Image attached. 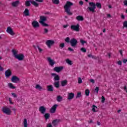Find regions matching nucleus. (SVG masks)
Instances as JSON below:
<instances>
[{
	"mask_svg": "<svg viewBox=\"0 0 127 127\" xmlns=\"http://www.w3.org/2000/svg\"><path fill=\"white\" fill-rule=\"evenodd\" d=\"M23 125L24 127H27V120L26 119H24L23 121Z\"/></svg>",
	"mask_w": 127,
	"mask_h": 127,
	"instance_id": "nucleus-24",
	"label": "nucleus"
},
{
	"mask_svg": "<svg viewBox=\"0 0 127 127\" xmlns=\"http://www.w3.org/2000/svg\"><path fill=\"white\" fill-rule=\"evenodd\" d=\"M89 5L91 7H88L87 9H89L90 11L95 12V9H96V5L98 8H102V4L100 2H97L96 4L93 2H89Z\"/></svg>",
	"mask_w": 127,
	"mask_h": 127,
	"instance_id": "nucleus-1",
	"label": "nucleus"
},
{
	"mask_svg": "<svg viewBox=\"0 0 127 127\" xmlns=\"http://www.w3.org/2000/svg\"><path fill=\"white\" fill-rule=\"evenodd\" d=\"M121 18L122 19H125V15H124L123 14H122V15H121Z\"/></svg>",
	"mask_w": 127,
	"mask_h": 127,
	"instance_id": "nucleus-54",
	"label": "nucleus"
},
{
	"mask_svg": "<svg viewBox=\"0 0 127 127\" xmlns=\"http://www.w3.org/2000/svg\"><path fill=\"white\" fill-rule=\"evenodd\" d=\"M72 5H73V3L67 1L64 6V10L68 15H72V14H73V13L71 12V6H72Z\"/></svg>",
	"mask_w": 127,
	"mask_h": 127,
	"instance_id": "nucleus-2",
	"label": "nucleus"
},
{
	"mask_svg": "<svg viewBox=\"0 0 127 127\" xmlns=\"http://www.w3.org/2000/svg\"><path fill=\"white\" fill-rule=\"evenodd\" d=\"M2 112L4 114H6V115H10L11 114V111L8 108L4 107L2 109Z\"/></svg>",
	"mask_w": 127,
	"mask_h": 127,
	"instance_id": "nucleus-8",
	"label": "nucleus"
},
{
	"mask_svg": "<svg viewBox=\"0 0 127 127\" xmlns=\"http://www.w3.org/2000/svg\"><path fill=\"white\" fill-rule=\"evenodd\" d=\"M58 105L57 104H55L50 110V112L51 114H54L56 112V109H57Z\"/></svg>",
	"mask_w": 127,
	"mask_h": 127,
	"instance_id": "nucleus-10",
	"label": "nucleus"
},
{
	"mask_svg": "<svg viewBox=\"0 0 127 127\" xmlns=\"http://www.w3.org/2000/svg\"><path fill=\"white\" fill-rule=\"evenodd\" d=\"M31 3H32V4H33V5H34V6H36V7L38 6V3H37V2H36L35 1L33 0H29L26 1L25 2V5H26V6H30V5H31Z\"/></svg>",
	"mask_w": 127,
	"mask_h": 127,
	"instance_id": "nucleus-4",
	"label": "nucleus"
},
{
	"mask_svg": "<svg viewBox=\"0 0 127 127\" xmlns=\"http://www.w3.org/2000/svg\"><path fill=\"white\" fill-rule=\"evenodd\" d=\"M81 96L82 93L81 92H78L76 96V99H78V98H81Z\"/></svg>",
	"mask_w": 127,
	"mask_h": 127,
	"instance_id": "nucleus-35",
	"label": "nucleus"
},
{
	"mask_svg": "<svg viewBox=\"0 0 127 127\" xmlns=\"http://www.w3.org/2000/svg\"><path fill=\"white\" fill-rule=\"evenodd\" d=\"M65 46V44L64 43H61L60 45V47H61V48H63Z\"/></svg>",
	"mask_w": 127,
	"mask_h": 127,
	"instance_id": "nucleus-43",
	"label": "nucleus"
},
{
	"mask_svg": "<svg viewBox=\"0 0 127 127\" xmlns=\"http://www.w3.org/2000/svg\"><path fill=\"white\" fill-rule=\"evenodd\" d=\"M8 101H9V104H10V105H13V102H12V100H11V98H9Z\"/></svg>",
	"mask_w": 127,
	"mask_h": 127,
	"instance_id": "nucleus-44",
	"label": "nucleus"
},
{
	"mask_svg": "<svg viewBox=\"0 0 127 127\" xmlns=\"http://www.w3.org/2000/svg\"><path fill=\"white\" fill-rule=\"evenodd\" d=\"M54 86L56 88H59V81L55 82L54 83Z\"/></svg>",
	"mask_w": 127,
	"mask_h": 127,
	"instance_id": "nucleus-33",
	"label": "nucleus"
},
{
	"mask_svg": "<svg viewBox=\"0 0 127 127\" xmlns=\"http://www.w3.org/2000/svg\"><path fill=\"white\" fill-rule=\"evenodd\" d=\"M92 59H97V58L95 56H92Z\"/></svg>",
	"mask_w": 127,
	"mask_h": 127,
	"instance_id": "nucleus-60",
	"label": "nucleus"
},
{
	"mask_svg": "<svg viewBox=\"0 0 127 127\" xmlns=\"http://www.w3.org/2000/svg\"><path fill=\"white\" fill-rule=\"evenodd\" d=\"M70 43L72 47H75V46H76L78 43V41H77V40H76L75 38H72L70 40Z\"/></svg>",
	"mask_w": 127,
	"mask_h": 127,
	"instance_id": "nucleus-7",
	"label": "nucleus"
},
{
	"mask_svg": "<svg viewBox=\"0 0 127 127\" xmlns=\"http://www.w3.org/2000/svg\"><path fill=\"white\" fill-rule=\"evenodd\" d=\"M98 109V107L97 106L93 105L92 106V111L93 112H97V110Z\"/></svg>",
	"mask_w": 127,
	"mask_h": 127,
	"instance_id": "nucleus-32",
	"label": "nucleus"
},
{
	"mask_svg": "<svg viewBox=\"0 0 127 127\" xmlns=\"http://www.w3.org/2000/svg\"><path fill=\"white\" fill-rule=\"evenodd\" d=\"M36 1L38 2H43V0H36Z\"/></svg>",
	"mask_w": 127,
	"mask_h": 127,
	"instance_id": "nucleus-56",
	"label": "nucleus"
},
{
	"mask_svg": "<svg viewBox=\"0 0 127 127\" xmlns=\"http://www.w3.org/2000/svg\"><path fill=\"white\" fill-rule=\"evenodd\" d=\"M5 76L6 78H9V76H11V71H10V69H7L5 71Z\"/></svg>",
	"mask_w": 127,
	"mask_h": 127,
	"instance_id": "nucleus-15",
	"label": "nucleus"
},
{
	"mask_svg": "<svg viewBox=\"0 0 127 127\" xmlns=\"http://www.w3.org/2000/svg\"><path fill=\"white\" fill-rule=\"evenodd\" d=\"M13 56L16 58V50L15 49H12L11 51Z\"/></svg>",
	"mask_w": 127,
	"mask_h": 127,
	"instance_id": "nucleus-25",
	"label": "nucleus"
},
{
	"mask_svg": "<svg viewBox=\"0 0 127 127\" xmlns=\"http://www.w3.org/2000/svg\"><path fill=\"white\" fill-rule=\"evenodd\" d=\"M47 60L49 62V65H50V66H51L52 67H53V66H54V64H55V61H54V60H52L51 58H47Z\"/></svg>",
	"mask_w": 127,
	"mask_h": 127,
	"instance_id": "nucleus-9",
	"label": "nucleus"
},
{
	"mask_svg": "<svg viewBox=\"0 0 127 127\" xmlns=\"http://www.w3.org/2000/svg\"><path fill=\"white\" fill-rule=\"evenodd\" d=\"M127 59L123 60V63L126 64V63H127Z\"/></svg>",
	"mask_w": 127,
	"mask_h": 127,
	"instance_id": "nucleus-58",
	"label": "nucleus"
},
{
	"mask_svg": "<svg viewBox=\"0 0 127 127\" xmlns=\"http://www.w3.org/2000/svg\"><path fill=\"white\" fill-rule=\"evenodd\" d=\"M55 42L53 40H48L46 41V44L48 48H51V46L55 44Z\"/></svg>",
	"mask_w": 127,
	"mask_h": 127,
	"instance_id": "nucleus-6",
	"label": "nucleus"
},
{
	"mask_svg": "<svg viewBox=\"0 0 127 127\" xmlns=\"http://www.w3.org/2000/svg\"><path fill=\"white\" fill-rule=\"evenodd\" d=\"M99 90H100V88H99V87H96L95 89V93H96L98 94L99 93Z\"/></svg>",
	"mask_w": 127,
	"mask_h": 127,
	"instance_id": "nucleus-38",
	"label": "nucleus"
},
{
	"mask_svg": "<svg viewBox=\"0 0 127 127\" xmlns=\"http://www.w3.org/2000/svg\"><path fill=\"white\" fill-rule=\"evenodd\" d=\"M44 117H45V120H48V119H49V118L50 117V114H49V113H46L44 115Z\"/></svg>",
	"mask_w": 127,
	"mask_h": 127,
	"instance_id": "nucleus-31",
	"label": "nucleus"
},
{
	"mask_svg": "<svg viewBox=\"0 0 127 127\" xmlns=\"http://www.w3.org/2000/svg\"><path fill=\"white\" fill-rule=\"evenodd\" d=\"M35 88V89H36L37 90H39V91H41L42 89V87H41V86H40V85L39 84L36 85Z\"/></svg>",
	"mask_w": 127,
	"mask_h": 127,
	"instance_id": "nucleus-26",
	"label": "nucleus"
},
{
	"mask_svg": "<svg viewBox=\"0 0 127 127\" xmlns=\"http://www.w3.org/2000/svg\"><path fill=\"white\" fill-rule=\"evenodd\" d=\"M102 99V103H105V100H106V98H105V97L104 96H102L101 97Z\"/></svg>",
	"mask_w": 127,
	"mask_h": 127,
	"instance_id": "nucleus-46",
	"label": "nucleus"
},
{
	"mask_svg": "<svg viewBox=\"0 0 127 127\" xmlns=\"http://www.w3.org/2000/svg\"><path fill=\"white\" fill-rule=\"evenodd\" d=\"M80 43H81V44L82 45H84V44H85V43H87V42H86L85 41H84L83 40H80Z\"/></svg>",
	"mask_w": 127,
	"mask_h": 127,
	"instance_id": "nucleus-42",
	"label": "nucleus"
},
{
	"mask_svg": "<svg viewBox=\"0 0 127 127\" xmlns=\"http://www.w3.org/2000/svg\"><path fill=\"white\" fill-rule=\"evenodd\" d=\"M76 19L78 21H83L84 20V18L83 17V16L79 15L76 17Z\"/></svg>",
	"mask_w": 127,
	"mask_h": 127,
	"instance_id": "nucleus-28",
	"label": "nucleus"
},
{
	"mask_svg": "<svg viewBox=\"0 0 127 127\" xmlns=\"http://www.w3.org/2000/svg\"><path fill=\"white\" fill-rule=\"evenodd\" d=\"M85 95L87 96H89V95H90V90H89L88 89H86L85 90Z\"/></svg>",
	"mask_w": 127,
	"mask_h": 127,
	"instance_id": "nucleus-36",
	"label": "nucleus"
},
{
	"mask_svg": "<svg viewBox=\"0 0 127 127\" xmlns=\"http://www.w3.org/2000/svg\"><path fill=\"white\" fill-rule=\"evenodd\" d=\"M53 3L55 4H58L59 3V0H52Z\"/></svg>",
	"mask_w": 127,
	"mask_h": 127,
	"instance_id": "nucleus-34",
	"label": "nucleus"
},
{
	"mask_svg": "<svg viewBox=\"0 0 127 127\" xmlns=\"http://www.w3.org/2000/svg\"><path fill=\"white\" fill-rule=\"evenodd\" d=\"M117 64H118L120 66H122V61H118V63H117Z\"/></svg>",
	"mask_w": 127,
	"mask_h": 127,
	"instance_id": "nucleus-49",
	"label": "nucleus"
},
{
	"mask_svg": "<svg viewBox=\"0 0 127 127\" xmlns=\"http://www.w3.org/2000/svg\"><path fill=\"white\" fill-rule=\"evenodd\" d=\"M84 2H83V1H79V4H80L81 5H83Z\"/></svg>",
	"mask_w": 127,
	"mask_h": 127,
	"instance_id": "nucleus-57",
	"label": "nucleus"
},
{
	"mask_svg": "<svg viewBox=\"0 0 127 127\" xmlns=\"http://www.w3.org/2000/svg\"><path fill=\"white\" fill-rule=\"evenodd\" d=\"M68 50L69 51H74V50H73L72 49H71V48H68Z\"/></svg>",
	"mask_w": 127,
	"mask_h": 127,
	"instance_id": "nucleus-59",
	"label": "nucleus"
},
{
	"mask_svg": "<svg viewBox=\"0 0 127 127\" xmlns=\"http://www.w3.org/2000/svg\"><path fill=\"white\" fill-rule=\"evenodd\" d=\"M3 71V67L0 65V71Z\"/></svg>",
	"mask_w": 127,
	"mask_h": 127,
	"instance_id": "nucleus-55",
	"label": "nucleus"
},
{
	"mask_svg": "<svg viewBox=\"0 0 127 127\" xmlns=\"http://www.w3.org/2000/svg\"><path fill=\"white\" fill-rule=\"evenodd\" d=\"M23 58H24V55L23 54L16 55V59L19 61H22V60H23Z\"/></svg>",
	"mask_w": 127,
	"mask_h": 127,
	"instance_id": "nucleus-16",
	"label": "nucleus"
},
{
	"mask_svg": "<svg viewBox=\"0 0 127 127\" xmlns=\"http://www.w3.org/2000/svg\"><path fill=\"white\" fill-rule=\"evenodd\" d=\"M44 30V33H47L48 32V29L46 28H45Z\"/></svg>",
	"mask_w": 127,
	"mask_h": 127,
	"instance_id": "nucleus-48",
	"label": "nucleus"
},
{
	"mask_svg": "<svg viewBox=\"0 0 127 127\" xmlns=\"http://www.w3.org/2000/svg\"><path fill=\"white\" fill-rule=\"evenodd\" d=\"M8 87H9L10 89H15V86H13V84L11 83H8Z\"/></svg>",
	"mask_w": 127,
	"mask_h": 127,
	"instance_id": "nucleus-27",
	"label": "nucleus"
},
{
	"mask_svg": "<svg viewBox=\"0 0 127 127\" xmlns=\"http://www.w3.org/2000/svg\"><path fill=\"white\" fill-rule=\"evenodd\" d=\"M68 27V25H64V26H63V27L64 28H66V27Z\"/></svg>",
	"mask_w": 127,
	"mask_h": 127,
	"instance_id": "nucleus-61",
	"label": "nucleus"
},
{
	"mask_svg": "<svg viewBox=\"0 0 127 127\" xmlns=\"http://www.w3.org/2000/svg\"><path fill=\"white\" fill-rule=\"evenodd\" d=\"M6 32L7 33H9V34H10V35H14V33H13L12 29H11L10 27H8L7 28Z\"/></svg>",
	"mask_w": 127,
	"mask_h": 127,
	"instance_id": "nucleus-17",
	"label": "nucleus"
},
{
	"mask_svg": "<svg viewBox=\"0 0 127 127\" xmlns=\"http://www.w3.org/2000/svg\"><path fill=\"white\" fill-rule=\"evenodd\" d=\"M70 29L71 30H74V31H76L77 32L80 31V25L77 24L76 25H72L70 26Z\"/></svg>",
	"mask_w": 127,
	"mask_h": 127,
	"instance_id": "nucleus-5",
	"label": "nucleus"
},
{
	"mask_svg": "<svg viewBox=\"0 0 127 127\" xmlns=\"http://www.w3.org/2000/svg\"><path fill=\"white\" fill-rule=\"evenodd\" d=\"M90 81L91 82V83H92L93 84L95 83V80L93 79H90Z\"/></svg>",
	"mask_w": 127,
	"mask_h": 127,
	"instance_id": "nucleus-53",
	"label": "nucleus"
},
{
	"mask_svg": "<svg viewBox=\"0 0 127 127\" xmlns=\"http://www.w3.org/2000/svg\"><path fill=\"white\" fill-rule=\"evenodd\" d=\"M107 16H108V17H111V14H107Z\"/></svg>",
	"mask_w": 127,
	"mask_h": 127,
	"instance_id": "nucleus-63",
	"label": "nucleus"
},
{
	"mask_svg": "<svg viewBox=\"0 0 127 127\" xmlns=\"http://www.w3.org/2000/svg\"><path fill=\"white\" fill-rule=\"evenodd\" d=\"M47 90L49 92L53 91V86L52 85H48L47 86Z\"/></svg>",
	"mask_w": 127,
	"mask_h": 127,
	"instance_id": "nucleus-23",
	"label": "nucleus"
},
{
	"mask_svg": "<svg viewBox=\"0 0 127 127\" xmlns=\"http://www.w3.org/2000/svg\"><path fill=\"white\" fill-rule=\"evenodd\" d=\"M64 40L65 42H67V43H69V42H70V38L66 37Z\"/></svg>",
	"mask_w": 127,
	"mask_h": 127,
	"instance_id": "nucleus-41",
	"label": "nucleus"
},
{
	"mask_svg": "<svg viewBox=\"0 0 127 127\" xmlns=\"http://www.w3.org/2000/svg\"><path fill=\"white\" fill-rule=\"evenodd\" d=\"M66 63H67V64H68V65H73V63L69 59H66Z\"/></svg>",
	"mask_w": 127,
	"mask_h": 127,
	"instance_id": "nucleus-29",
	"label": "nucleus"
},
{
	"mask_svg": "<svg viewBox=\"0 0 127 127\" xmlns=\"http://www.w3.org/2000/svg\"><path fill=\"white\" fill-rule=\"evenodd\" d=\"M32 25L34 28H37L39 27V23L37 21L34 20L32 22Z\"/></svg>",
	"mask_w": 127,
	"mask_h": 127,
	"instance_id": "nucleus-13",
	"label": "nucleus"
},
{
	"mask_svg": "<svg viewBox=\"0 0 127 127\" xmlns=\"http://www.w3.org/2000/svg\"><path fill=\"white\" fill-rule=\"evenodd\" d=\"M46 19H47L46 17L44 16H41L40 17L39 23L43 26H49L48 24L45 23V21H46Z\"/></svg>",
	"mask_w": 127,
	"mask_h": 127,
	"instance_id": "nucleus-3",
	"label": "nucleus"
},
{
	"mask_svg": "<svg viewBox=\"0 0 127 127\" xmlns=\"http://www.w3.org/2000/svg\"><path fill=\"white\" fill-rule=\"evenodd\" d=\"M75 97V94L73 93H69L68 94V100H72V99H74Z\"/></svg>",
	"mask_w": 127,
	"mask_h": 127,
	"instance_id": "nucleus-19",
	"label": "nucleus"
},
{
	"mask_svg": "<svg viewBox=\"0 0 127 127\" xmlns=\"http://www.w3.org/2000/svg\"><path fill=\"white\" fill-rule=\"evenodd\" d=\"M78 84H82V83H83V81L82 80V78H81V77H78Z\"/></svg>",
	"mask_w": 127,
	"mask_h": 127,
	"instance_id": "nucleus-39",
	"label": "nucleus"
},
{
	"mask_svg": "<svg viewBox=\"0 0 127 127\" xmlns=\"http://www.w3.org/2000/svg\"><path fill=\"white\" fill-rule=\"evenodd\" d=\"M16 83H20V80H19V78H18V77H16Z\"/></svg>",
	"mask_w": 127,
	"mask_h": 127,
	"instance_id": "nucleus-50",
	"label": "nucleus"
},
{
	"mask_svg": "<svg viewBox=\"0 0 127 127\" xmlns=\"http://www.w3.org/2000/svg\"><path fill=\"white\" fill-rule=\"evenodd\" d=\"M39 52H42V51H43V50H42L41 48H40V47H39V46H37Z\"/></svg>",
	"mask_w": 127,
	"mask_h": 127,
	"instance_id": "nucleus-47",
	"label": "nucleus"
},
{
	"mask_svg": "<svg viewBox=\"0 0 127 127\" xmlns=\"http://www.w3.org/2000/svg\"><path fill=\"white\" fill-rule=\"evenodd\" d=\"M64 68V67L63 66H56L54 68V71H55V72H57V73H59V72H61Z\"/></svg>",
	"mask_w": 127,
	"mask_h": 127,
	"instance_id": "nucleus-11",
	"label": "nucleus"
},
{
	"mask_svg": "<svg viewBox=\"0 0 127 127\" xmlns=\"http://www.w3.org/2000/svg\"><path fill=\"white\" fill-rule=\"evenodd\" d=\"M39 111L41 114L44 115L46 112V108L44 106H40L39 108Z\"/></svg>",
	"mask_w": 127,
	"mask_h": 127,
	"instance_id": "nucleus-12",
	"label": "nucleus"
},
{
	"mask_svg": "<svg viewBox=\"0 0 127 127\" xmlns=\"http://www.w3.org/2000/svg\"><path fill=\"white\" fill-rule=\"evenodd\" d=\"M67 84H68V81L67 80H64L61 81V85L63 87H65Z\"/></svg>",
	"mask_w": 127,
	"mask_h": 127,
	"instance_id": "nucleus-20",
	"label": "nucleus"
},
{
	"mask_svg": "<svg viewBox=\"0 0 127 127\" xmlns=\"http://www.w3.org/2000/svg\"><path fill=\"white\" fill-rule=\"evenodd\" d=\"M63 100V97H62V96L59 95L57 97V102H62Z\"/></svg>",
	"mask_w": 127,
	"mask_h": 127,
	"instance_id": "nucleus-21",
	"label": "nucleus"
},
{
	"mask_svg": "<svg viewBox=\"0 0 127 127\" xmlns=\"http://www.w3.org/2000/svg\"><path fill=\"white\" fill-rule=\"evenodd\" d=\"M124 27L127 28V21H125L123 23Z\"/></svg>",
	"mask_w": 127,
	"mask_h": 127,
	"instance_id": "nucleus-40",
	"label": "nucleus"
},
{
	"mask_svg": "<svg viewBox=\"0 0 127 127\" xmlns=\"http://www.w3.org/2000/svg\"><path fill=\"white\" fill-rule=\"evenodd\" d=\"M124 5H126V6H127V0H125L124 1Z\"/></svg>",
	"mask_w": 127,
	"mask_h": 127,
	"instance_id": "nucleus-52",
	"label": "nucleus"
},
{
	"mask_svg": "<svg viewBox=\"0 0 127 127\" xmlns=\"http://www.w3.org/2000/svg\"><path fill=\"white\" fill-rule=\"evenodd\" d=\"M61 121L60 119H56L52 122V125L54 127H56L58 124V123H60Z\"/></svg>",
	"mask_w": 127,
	"mask_h": 127,
	"instance_id": "nucleus-18",
	"label": "nucleus"
},
{
	"mask_svg": "<svg viewBox=\"0 0 127 127\" xmlns=\"http://www.w3.org/2000/svg\"><path fill=\"white\" fill-rule=\"evenodd\" d=\"M12 96L14 97V98H16V94H15V93H11Z\"/></svg>",
	"mask_w": 127,
	"mask_h": 127,
	"instance_id": "nucleus-51",
	"label": "nucleus"
},
{
	"mask_svg": "<svg viewBox=\"0 0 127 127\" xmlns=\"http://www.w3.org/2000/svg\"><path fill=\"white\" fill-rule=\"evenodd\" d=\"M24 14L25 16H28L29 15V10L28 9H25L24 11Z\"/></svg>",
	"mask_w": 127,
	"mask_h": 127,
	"instance_id": "nucleus-22",
	"label": "nucleus"
},
{
	"mask_svg": "<svg viewBox=\"0 0 127 127\" xmlns=\"http://www.w3.org/2000/svg\"><path fill=\"white\" fill-rule=\"evenodd\" d=\"M88 57L92 58L93 57V55H92L91 54L88 55Z\"/></svg>",
	"mask_w": 127,
	"mask_h": 127,
	"instance_id": "nucleus-62",
	"label": "nucleus"
},
{
	"mask_svg": "<svg viewBox=\"0 0 127 127\" xmlns=\"http://www.w3.org/2000/svg\"><path fill=\"white\" fill-rule=\"evenodd\" d=\"M11 80L13 83H16V76H13Z\"/></svg>",
	"mask_w": 127,
	"mask_h": 127,
	"instance_id": "nucleus-30",
	"label": "nucleus"
},
{
	"mask_svg": "<svg viewBox=\"0 0 127 127\" xmlns=\"http://www.w3.org/2000/svg\"><path fill=\"white\" fill-rule=\"evenodd\" d=\"M11 4H12V6H14V7L16 6V1H15V2H12Z\"/></svg>",
	"mask_w": 127,
	"mask_h": 127,
	"instance_id": "nucleus-45",
	"label": "nucleus"
},
{
	"mask_svg": "<svg viewBox=\"0 0 127 127\" xmlns=\"http://www.w3.org/2000/svg\"><path fill=\"white\" fill-rule=\"evenodd\" d=\"M81 51H82V52H84V53H85V52H87V49H86V48H81L80 49Z\"/></svg>",
	"mask_w": 127,
	"mask_h": 127,
	"instance_id": "nucleus-37",
	"label": "nucleus"
},
{
	"mask_svg": "<svg viewBox=\"0 0 127 127\" xmlns=\"http://www.w3.org/2000/svg\"><path fill=\"white\" fill-rule=\"evenodd\" d=\"M52 76H54V81H59L60 80V77L59 75L56 74V73H53L51 74Z\"/></svg>",
	"mask_w": 127,
	"mask_h": 127,
	"instance_id": "nucleus-14",
	"label": "nucleus"
},
{
	"mask_svg": "<svg viewBox=\"0 0 127 127\" xmlns=\"http://www.w3.org/2000/svg\"><path fill=\"white\" fill-rule=\"evenodd\" d=\"M124 90H127V86H125L124 88Z\"/></svg>",
	"mask_w": 127,
	"mask_h": 127,
	"instance_id": "nucleus-64",
	"label": "nucleus"
}]
</instances>
